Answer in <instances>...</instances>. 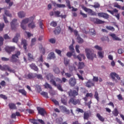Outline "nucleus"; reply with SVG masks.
Wrapping results in <instances>:
<instances>
[{"label":"nucleus","mask_w":124,"mask_h":124,"mask_svg":"<svg viewBox=\"0 0 124 124\" xmlns=\"http://www.w3.org/2000/svg\"><path fill=\"white\" fill-rule=\"evenodd\" d=\"M85 51L88 60L93 61L94 58H96V54L94 53L93 49L90 48H85Z\"/></svg>","instance_id":"1"},{"label":"nucleus","mask_w":124,"mask_h":124,"mask_svg":"<svg viewBox=\"0 0 124 124\" xmlns=\"http://www.w3.org/2000/svg\"><path fill=\"white\" fill-rule=\"evenodd\" d=\"M34 20V17L31 16L29 18L27 17L23 19L21 22V28L23 29V30H26L27 29V24H28L29 22H31V21H33Z\"/></svg>","instance_id":"2"},{"label":"nucleus","mask_w":124,"mask_h":124,"mask_svg":"<svg viewBox=\"0 0 124 124\" xmlns=\"http://www.w3.org/2000/svg\"><path fill=\"white\" fill-rule=\"evenodd\" d=\"M21 55V52L19 51H16V53L15 54H13L11 58L10 59V61L12 62H18V59H19V56Z\"/></svg>","instance_id":"3"},{"label":"nucleus","mask_w":124,"mask_h":124,"mask_svg":"<svg viewBox=\"0 0 124 124\" xmlns=\"http://www.w3.org/2000/svg\"><path fill=\"white\" fill-rule=\"evenodd\" d=\"M46 79L47 80H50V83L53 85L55 87L57 86V83L56 81L53 79L54 76L52 73H48L46 75Z\"/></svg>","instance_id":"4"},{"label":"nucleus","mask_w":124,"mask_h":124,"mask_svg":"<svg viewBox=\"0 0 124 124\" xmlns=\"http://www.w3.org/2000/svg\"><path fill=\"white\" fill-rule=\"evenodd\" d=\"M110 76L111 79H112V81H114L115 83H118L117 80H121V78L120 77L119 75L115 72L111 73L110 74ZM116 78H117V80L116 79Z\"/></svg>","instance_id":"5"},{"label":"nucleus","mask_w":124,"mask_h":124,"mask_svg":"<svg viewBox=\"0 0 124 124\" xmlns=\"http://www.w3.org/2000/svg\"><path fill=\"white\" fill-rule=\"evenodd\" d=\"M75 90L71 91L70 90L69 92H68V94L69 96H75L76 95H78V92H79V87H76Z\"/></svg>","instance_id":"6"},{"label":"nucleus","mask_w":124,"mask_h":124,"mask_svg":"<svg viewBox=\"0 0 124 124\" xmlns=\"http://www.w3.org/2000/svg\"><path fill=\"white\" fill-rule=\"evenodd\" d=\"M82 8L83 10H84V11H85L86 12H87L92 16H95L96 15V13H95V12H93V10L91 9L87 8L84 6H82Z\"/></svg>","instance_id":"7"},{"label":"nucleus","mask_w":124,"mask_h":124,"mask_svg":"<svg viewBox=\"0 0 124 124\" xmlns=\"http://www.w3.org/2000/svg\"><path fill=\"white\" fill-rule=\"evenodd\" d=\"M18 25H19V23L17 22V19H14L11 22V27L12 30H16V28H17V26H18Z\"/></svg>","instance_id":"8"},{"label":"nucleus","mask_w":124,"mask_h":124,"mask_svg":"<svg viewBox=\"0 0 124 124\" xmlns=\"http://www.w3.org/2000/svg\"><path fill=\"white\" fill-rule=\"evenodd\" d=\"M73 56L74 58V59H78V61L80 62H82V59H83V60H85V55L83 54H79L77 56H76V54H73Z\"/></svg>","instance_id":"9"},{"label":"nucleus","mask_w":124,"mask_h":124,"mask_svg":"<svg viewBox=\"0 0 124 124\" xmlns=\"http://www.w3.org/2000/svg\"><path fill=\"white\" fill-rule=\"evenodd\" d=\"M37 121L41 124H45V122H44V121H43L42 119H38L37 120H35L34 119H31L30 120V122L33 124H39L37 123V122H37Z\"/></svg>","instance_id":"10"},{"label":"nucleus","mask_w":124,"mask_h":124,"mask_svg":"<svg viewBox=\"0 0 124 124\" xmlns=\"http://www.w3.org/2000/svg\"><path fill=\"white\" fill-rule=\"evenodd\" d=\"M97 15L99 17H101L102 18H104V19H108L109 18V15L105 13H98Z\"/></svg>","instance_id":"11"},{"label":"nucleus","mask_w":124,"mask_h":124,"mask_svg":"<svg viewBox=\"0 0 124 124\" xmlns=\"http://www.w3.org/2000/svg\"><path fill=\"white\" fill-rule=\"evenodd\" d=\"M85 86L87 88H92V87H94V82L93 80H89L86 83H85Z\"/></svg>","instance_id":"12"},{"label":"nucleus","mask_w":124,"mask_h":124,"mask_svg":"<svg viewBox=\"0 0 124 124\" xmlns=\"http://www.w3.org/2000/svg\"><path fill=\"white\" fill-rule=\"evenodd\" d=\"M37 110L40 115H41V116H45V114H46V111H45V109L44 108L38 107L37 108Z\"/></svg>","instance_id":"13"},{"label":"nucleus","mask_w":124,"mask_h":124,"mask_svg":"<svg viewBox=\"0 0 124 124\" xmlns=\"http://www.w3.org/2000/svg\"><path fill=\"white\" fill-rule=\"evenodd\" d=\"M0 69H1V70H8V71H9V72H12L13 73H15V72L14 70H11V68L7 65L4 66L3 67L1 66Z\"/></svg>","instance_id":"14"},{"label":"nucleus","mask_w":124,"mask_h":124,"mask_svg":"<svg viewBox=\"0 0 124 124\" xmlns=\"http://www.w3.org/2000/svg\"><path fill=\"white\" fill-rule=\"evenodd\" d=\"M109 36H111L113 40H115L116 41H122V39L117 36V35H116V34L111 33L109 34Z\"/></svg>","instance_id":"15"},{"label":"nucleus","mask_w":124,"mask_h":124,"mask_svg":"<svg viewBox=\"0 0 124 124\" xmlns=\"http://www.w3.org/2000/svg\"><path fill=\"white\" fill-rule=\"evenodd\" d=\"M5 50L6 52L8 53L9 54H10L11 52H13V51H14V50H15V46H6Z\"/></svg>","instance_id":"16"},{"label":"nucleus","mask_w":124,"mask_h":124,"mask_svg":"<svg viewBox=\"0 0 124 124\" xmlns=\"http://www.w3.org/2000/svg\"><path fill=\"white\" fill-rule=\"evenodd\" d=\"M17 16L18 18L20 19H23L26 17V13L23 11H19L17 13Z\"/></svg>","instance_id":"17"},{"label":"nucleus","mask_w":124,"mask_h":124,"mask_svg":"<svg viewBox=\"0 0 124 124\" xmlns=\"http://www.w3.org/2000/svg\"><path fill=\"white\" fill-rule=\"evenodd\" d=\"M91 21H93L95 24H103V23H104V21L98 18H91Z\"/></svg>","instance_id":"18"},{"label":"nucleus","mask_w":124,"mask_h":124,"mask_svg":"<svg viewBox=\"0 0 124 124\" xmlns=\"http://www.w3.org/2000/svg\"><path fill=\"white\" fill-rule=\"evenodd\" d=\"M61 101L64 105H66L67 104V97L63 95L62 96Z\"/></svg>","instance_id":"19"},{"label":"nucleus","mask_w":124,"mask_h":124,"mask_svg":"<svg viewBox=\"0 0 124 124\" xmlns=\"http://www.w3.org/2000/svg\"><path fill=\"white\" fill-rule=\"evenodd\" d=\"M69 85L73 87L76 85V79L75 78H71L69 80Z\"/></svg>","instance_id":"20"},{"label":"nucleus","mask_w":124,"mask_h":124,"mask_svg":"<svg viewBox=\"0 0 124 124\" xmlns=\"http://www.w3.org/2000/svg\"><path fill=\"white\" fill-rule=\"evenodd\" d=\"M21 44L23 45V48L26 50H27V46H28V42H27V40L22 39Z\"/></svg>","instance_id":"21"},{"label":"nucleus","mask_w":124,"mask_h":124,"mask_svg":"<svg viewBox=\"0 0 124 124\" xmlns=\"http://www.w3.org/2000/svg\"><path fill=\"white\" fill-rule=\"evenodd\" d=\"M48 60H55V59H56V55H55V53L50 52L48 54Z\"/></svg>","instance_id":"22"},{"label":"nucleus","mask_w":124,"mask_h":124,"mask_svg":"<svg viewBox=\"0 0 124 124\" xmlns=\"http://www.w3.org/2000/svg\"><path fill=\"white\" fill-rule=\"evenodd\" d=\"M9 108L11 109L16 110L17 109V107H16V105L13 103H10L8 105Z\"/></svg>","instance_id":"23"},{"label":"nucleus","mask_w":124,"mask_h":124,"mask_svg":"<svg viewBox=\"0 0 124 124\" xmlns=\"http://www.w3.org/2000/svg\"><path fill=\"white\" fill-rule=\"evenodd\" d=\"M78 100H75L73 98H71L69 100V103H73V104H74V105H76V104H77L78 102Z\"/></svg>","instance_id":"24"},{"label":"nucleus","mask_w":124,"mask_h":124,"mask_svg":"<svg viewBox=\"0 0 124 124\" xmlns=\"http://www.w3.org/2000/svg\"><path fill=\"white\" fill-rule=\"evenodd\" d=\"M61 108L62 112L66 113V114H69V110L67 109V108L65 107L61 106Z\"/></svg>","instance_id":"25"},{"label":"nucleus","mask_w":124,"mask_h":124,"mask_svg":"<svg viewBox=\"0 0 124 124\" xmlns=\"http://www.w3.org/2000/svg\"><path fill=\"white\" fill-rule=\"evenodd\" d=\"M28 27L30 29H34L35 28V23L33 21H31V22L28 24Z\"/></svg>","instance_id":"26"},{"label":"nucleus","mask_w":124,"mask_h":124,"mask_svg":"<svg viewBox=\"0 0 124 124\" xmlns=\"http://www.w3.org/2000/svg\"><path fill=\"white\" fill-rule=\"evenodd\" d=\"M30 66L31 69L35 70V71H38V68L37 66H36V65H35V64L32 63L30 65Z\"/></svg>","instance_id":"27"},{"label":"nucleus","mask_w":124,"mask_h":124,"mask_svg":"<svg viewBox=\"0 0 124 124\" xmlns=\"http://www.w3.org/2000/svg\"><path fill=\"white\" fill-rule=\"evenodd\" d=\"M78 69H82L85 67V63L83 62H79L78 64Z\"/></svg>","instance_id":"28"},{"label":"nucleus","mask_w":124,"mask_h":124,"mask_svg":"<svg viewBox=\"0 0 124 124\" xmlns=\"http://www.w3.org/2000/svg\"><path fill=\"white\" fill-rule=\"evenodd\" d=\"M18 37H20V34L16 33V36L13 39V41L17 43L18 42Z\"/></svg>","instance_id":"29"},{"label":"nucleus","mask_w":124,"mask_h":124,"mask_svg":"<svg viewBox=\"0 0 124 124\" xmlns=\"http://www.w3.org/2000/svg\"><path fill=\"white\" fill-rule=\"evenodd\" d=\"M61 27H57L56 28L55 30L54 31V33L56 35H58V34H60L61 32Z\"/></svg>","instance_id":"30"},{"label":"nucleus","mask_w":124,"mask_h":124,"mask_svg":"<svg viewBox=\"0 0 124 124\" xmlns=\"http://www.w3.org/2000/svg\"><path fill=\"white\" fill-rule=\"evenodd\" d=\"M77 40L78 43H79L80 44H82V43H84V40H83V39H82V38H81L79 36H78V37H77Z\"/></svg>","instance_id":"31"},{"label":"nucleus","mask_w":124,"mask_h":124,"mask_svg":"<svg viewBox=\"0 0 124 124\" xmlns=\"http://www.w3.org/2000/svg\"><path fill=\"white\" fill-rule=\"evenodd\" d=\"M69 62H70V60L67 58H64V64L65 65V66H68V64H69Z\"/></svg>","instance_id":"32"},{"label":"nucleus","mask_w":124,"mask_h":124,"mask_svg":"<svg viewBox=\"0 0 124 124\" xmlns=\"http://www.w3.org/2000/svg\"><path fill=\"white\" fill-rule=\"evenodd\" d=\"M90 118V114L87 112H85L84 113V120H88Z\"/></svg>","instance_id":"33"},{"label":"nucleus","mask_w":124,"mask_h":124,"mask_svg":"<svg viewBox=\"0 0 124 124\" xmlns=\"http://www.w3.org/2000/svg\"><path fill=\"white\" fill-rule=\"evenodd\" d=\"M96 117L98 118V119L101 121V122H104V118H103L101 115L99 114V113H97Z\"/></svg>","instance_id":"34"},{"label":"nucleus","mask_w":124,"mask_h":124,"mask_svg":"<svg viewBox=\"0 0 124 124\" xmlns=\"http://www.w3.org/2000/svg\"><path fill=\"white\" fill-rule=\"evenodd\" d=\"M44 87L45 89H49L50 90H52V86L47 82L44 84Z\"/></svg>","instance_id":"35"},{"label":"nucleus","mask_w":124,"mask_h":124,"mask_svg":"<svg viewBox=\"0 0 124 124\" xmlns=\"http://www.w3.org/2000/svg\"><path fill=\"white\" fill-rule=\"evenodd\" d=\"M94 49L95 50H97L99 51H102V47L98 45H96L94 46Z\"/></svg>","instance_id":"36"},{"label":"nucleus","mask_w":124,"mask_h":124,"mask_svg":"<svg viewBox=\"0 0 124 124\" xmlns=\"http://www.w3.org/2000/svg\"><path fill=\"white\" fill-rule=\"evenodd\" d=\"M97 55L99 57V58H100L101 59H103L104 58V56L103 55V52L102 51H98Z\"/></svg>","instance_id":"37"},{"label":"nucleus","mask_w":124,"mask_h":124,"mask_svg":"<svg viewBox=\"0 0 124 124\" xmlns=\"http://www.w3.org/2000/svg\"><path fill=\"white\" fill-rule=\"evenodd\" d=\"M18 92L23 94V95H26L27 94V92L25 91L24 89H19L18 90Z\"/></svg>","instance_id":"38"},{"label":"nucleus","mask_w":124,"mask_h":124,"mask_svg":"<svg viewBox=\"0 0 124 124\" xmlns=\"http://www.w3.org/2000/svg\"><path fill=\"white\" fill-rule=\"evenodd\" d=\"M112 114L114 115V116L117 117V116L119 115V111H118V109H117V108H115L112 112Z\"/></svg>","instance_id":"39"},{"label":"nucleus","mask_w":124,"mask_h":124,"mask_svg":"<svg viewBox=\"0 0 124 124\" xmlns=\"http://www.w3.org/2000/svg\"><path fill=\"white\" fill-rule=\"evenodd\" d=\"M67 6L68 7L69 9H71V5L70 4V1L69 0H65Z\"/></svg>","instance_id":"40"},{"label":"nucleus","mask_w":124,"mask_h":124,"mask_svg":"<svg viewBox=\"0 0 124 124\" xmlns=\"http://www.w3.org/2000/svg\"><path fill=\"white\" fill-rule=\"evenodd\" d=\"M41 94L46 97V98H48L49 97L48 96V93L45 92H43L41 93Z\"/></svg>","instance_id":"41"},{"label":"nucleus","mask_w":124,"mask_h":124,"mask_svg":"<svg viewBox=\"0 0 124 124\" xmlns=\"http://www.w3.org/2000/svg\"><path fill=\"white\" fill-rule=\"evenodd\" d=\"M69 50L72 52V53H74L75 52V50L74 49V47H73V44L71 45L69 47Z\"/></svg>","instance_id":"42"},{"label":"nucleus","mask_w":124,"mask_h":124,"mask_svg":"<svg viewBox=\"0 0 124 124\" xmlns=\"http://www.w3.org/2000/svg\"><path fill=\"white\" fill-rule=\"evenodd\" d=\"M53 71L55 72V73H56V74H59V73L60 72V69H59L58 67L54 68Z\"/></svg>","instance_id":"43"},{"label":"nucleus","mask_w":124,"mask_h":124,"mask_svg":"<svg viewBox=\"0 0 124 124\" xmlns=\"http://www.w3.org/2000/svg\"><path fill=\"white\" fill-rule=\"evenodd\" d=\"M92 7H94V8H99V7H100V4L98 2H95L94 4L92 5Z\"/></svg>","instance_id":"44"},{"label":"nucleus","mask_w":124,"mask_h":124,"mask_svg":"<svg viewBox=\"0 0 124 124\" xmlns=\"http://www.w3.org/2000/svg\"><path fill=\"white\" fill-rule=\"evenodd\" d=\"M106 29L108 30V31H115V28L111 26H107Z\"/></svg>","instance_id":"45"},{"label":"nucleus","mask_w":124,"mask_h":124,"mask_svg":"<svg viewBox=\"0 0 124 124\" xmlns=\"http://www.w3.org/2000/svg\"><path fill=\"white\" fill-rule=\"evenodd\" d=\"M55 87H57V89L60 91L61 92H63V90L62 89V85L61 84H58Z\"/></svg>","instance_id":"46"},{"label":"nucleus","mask_w":124,"mask_h":124,"mask_svg":"<svg viewBox=\"0 0 124 124\" xmlns=\"http://www.w3.org/2000/svg\"><path fill=\"white\" fill-rule=\"evenodd\" d=\"M5 86H6V82L4 80L2 81L0 83V89H1V86L5 87Z\"/></svg>","instance_id":"47"},{"label":"nucleus","mask_w":124,"mask_h":124,"mask_svg":"<svg viewBox=\"0 0 124 124\" xmlns=\"http://www.w3.org/2000/svg\"><path fill=\"white\" fill-rule=\"evenodd\" d=\"M76 68V67L75 66L69 64V69L70 71H73V70H75Z\"/></svg>","instance_id":"48"},{"label":"nucleus","mask_w":124,"mask_h":124,"mask_svg":"<svg viewBox=\"0 0 124 124\" xmlns=\"http://www.w3.org/2000/svg\"><path fill=\"white\" fill-rule=\"evenodd\" d=\"M57 7L59 8H65L66 6L63 4H58Z\"/></svg>","instance_id":"49"},{"label":"nucleus","mask_w":124,"mask_h":124,"mask_svg":"<svg viewBox=\"0 0 124 124\" xmlns=\"http://www.w3.org/2000/svg\"><path fill=\"white\" fill-rule=\"evenodd\" d=\"M36 41V38H32L31 41V46H33V45L35 44Z\"/></svg>","instance_id":"50"},{"label":"nucleus","mask_w":124,"mask_h":124,"mask_svg":"<svg viewBox=\"0 0 124 124\" xmlns=\"http://www.w3.org/2000/svg\"><path fill=\"white\" fill-rule=\"evenodd\" d=\"M114 7H116L117 8H118V9H121L122 8V6L119 5L118 3H114Z\"/></svg>","instance_id":"51"},{"label":"nucleus","mask_w":124,"mask_h":124,"mask_svg":"<svg viewBox=\"0 0 124 124\" xmlns=\"http://www.w3.org/2000/svg\"><path fill=\"white\" fill-rule=\"evenodd\" d=\"M5 15L8 17H12V15L8 11H5Z\"/></svg>","instance_id":"52"},{"label":"nucleus","mask_w":124,"mask_h":124,"mask_svg":"<svg viewBox=\"0 0 124 124\" xmlns=\"http://www.w3.org/2000/svg\"><path fill=\"white\" fill-rule=\"evenodd\" d=\"M55 52L58 54V55H59V56H62V51L60 49H55Z\"/></svg>","instance_id":"53"},{"label":"nucleus","mask_w":124,"mask_h":124,"mask_svg":"<svg viewBox=\"0 0 124 124\" xmlns=\"http://www.w3.org/2000/svg\"><path fill=\"white\" fill-rule=\"evenodd\" d=\"M94 97L96 98V99H97V101L99 100V97L98 96V93L97 92H95Z\"/></svg>","instance_id":"54"},{"label":"nucleus","mask_w":124,"mask_h":124,"mask_svg":"<svg viewBox=\"0 0 124 124\" xmlns=\"http://www.w3.org/2000/svg\"><path fill=\"white\" fill-rule=\"evenodd\" d=\"M26 78H27V79H31V78H33V75H32V74H29L26 77Z\"/></svg>","instance_id":"55"},{"label":"nucleus","mask_w":124,"mask_h":124,"mask_svg":"<svg viewBox=\"0 0 124 124\" xmlns=\"http://www.w3.org/2000/svg\"><path fill=\"white\" fill-rule=\"evenodd\" d=\"M28 56L29 57V60H33V56H32V55L31 53H28Z\"/></svg>","instance_id":"56"},{"label":"nucleus","mask_w":124,"mask_h":124,"mask_svg":"<svg viewBox=\"0 0 124 124\" xmlns=\"http://www.w3.org/2000/svg\"><path fill=\"white\" fill-rule=\"evenodd\" d=\"M49 41L50 43H52V44H55L56 43V39L54 38H51L49 40Z\"/></svg>","instance_id":"57"},{"label":"nucleus","mask_w":124,"mask_h":124,"mask_svg":"<svg viewBox=\"0 0 124 124\" xmlns=\"http://www.w3.org/2000/svg\"><path fill=\"white\" fill-rule=\"evenodd\" d=\"M3 20L5 23V24H7L8 23H9V22L8 21V20H7V17H5V16L3 15Z\"/></svg>","instance_id":"58"},{"label":"nucleus","mask_w":124,"mask_h":124,"mask_svg":"<svg viewBox=\"0 0 124 124\" xmlns=\"http://www.w3.org/2000/svg\"><path fill=\"white\" fill-rule=\"evenodd\" d=\"M80 15H82V17H83V18H87V17H88V16L87 15V14L82 12V11H80Z\"/></svg>","instance_id":"59"},{"label":"nucleus","mask_w":124,"mask_h":124,"mask_svg":"<svg viewBox=\"0 0 124 124\" xmlns=\"http://www.w3.org/2000/svg\"><path fill=\"white\" fill-rule=\"evenodd\" d=\"M50 26L52 27H57V22L52 21L50 23Z\"/></svg>","instance_id":"60"},{"label":"nucleus","mask_w":124,"mask_h":124,"mask_svg":"<svg viewBox=\"0 0 124 124\" xmlns=\"http://www.w3.org/2000/svg\"><path fill=\"white\" fill-rule=\"evenodd\" d=\"M79 48H80V46L79 45H77L76 46V50L77 53L78 54L80 53V50H79Z\"/></svg>","instance_id":"61"},{"label":"nucleus","mask_w":124,"mask_h":124,"mask_svg":"<svg viewBox=\"0 0 124 124\" xmlns=\"http://www.w3.org/2000/svg\"><path fill=\"white\" fill-rule=\"evenodd\" d=\"M56 122H57V124H62V119L57 118L56 119Z\"/></svg>","instance_id":"62"},{"label":"nucleus","mask_w":124,"mask_h":124,"mask_svg":"<svg viewBox=\"0 0 124 124\" xmlns=\"http://www.w3.org/2000/svg\"><path fill=\"white\" fill-rule=\"evenodd\" d=\"M65 76L67 77L68 78H70L72 76V74L69 73H65Z\"/></svg>","instance_id":"63"},{"label":"nucleus","mask_w":124,"mask_h":124,"mask_svg":"<svg viewBox=\"0 0 124 124\" xmlns=\"http://www.w3.org/2000/svg\"><path fill=\"white\" fill-rule=\"evenodd\" d=\"M4 28V23H0V31H2Z\"/></svg>","instance_id":"64"}]
</instances>
